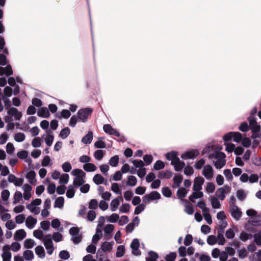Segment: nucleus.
Returning a JSON list of instances; mask_svg holds the SVG:
<instances>
[{
	"label": "nucleus",
	"mask_w": 261,
	"mask_h": 261,
	"mask_svg": "<svg viewBox=\"0 0 261 261\" xmlns=\"http://www.w3.org/2000/svg\"><path fill=\"white\" fill-rule=\"evenodd\" d=\"M93 109L90 108H86L80 109L77 113V117L79 121L85 123L88 121V117L91 116Z\"/></svg>",
	"instance_id": "f257e3e1"
},
{
	"label": "nucleus",
	"mask_w": 261,
	"mask_h": 261,
	"mask_svg": "<svg viewBox=\"0 0 261 261\" xmlns=\"http://www.w3.org/2000/svg\"><path fill=\"white\" fill-rule=\"evenodd\" d=\"M229 212L231 216L236 221H239L242 216V212L237 205H230Z\"/></svg>",
	"instance_id": "f03ea898"
},
{
	"label": "nucleus",
	"mask_w": 261,
	"mask_h": 261,
	"mask_svg": "<svg viewBox=\"0 0 261 261\" xmlns=\"http://www.w3.org/2000/svg\"><path fill=\"white\" fill-rule=\"evenodd\" d=\"M256 119L255 116H249L248 117L249 126L253 134L258 133L260 130V126L257 124Z\"/></svg>",
	"instance_id": "7ed1b4c3"
},
{
	"label": "nucleus",
	"mask_w": 261,
	"mask_h": 261,
	"mask_svg": "<svg viewBox=\"0 0 261 261\" xmlns=\"http://www.w3.org/2000/svg\"><path fill=\"white\" fill-rule=\"evenodd\" d=\"M199 154L198 149H191L182 153L181 158L185 160L195 159Z\"/></svg>",
	"instance_id": "20e7f679"
},
{
	"label": "nucleus",
	"mask_w": 261,
	"mask_h": 261,
	"mask_svg": "<svg viewBox=\"0 0 261 261\" xmlns=\"http://www.w3.org/2000/svg\"><path fill=\"white\" fill-rule=\"evenodd\" d=\"M140 247V242L138 239H134L130 244V248L132 249V253L136 256L140 255L141 251L139 249Z\"/></svg>",
	"instance_id": "39448f33"
},
{
	"label": "nucleus",
	"mask_w": 261,
	"mask_h": 261,
	"mask_svg": "<svg viewBox=\"0 0 261 261\" xmlns=\"http://www.w3.org/2000/svg\"><path fill=\"white\" fill-rule=\"evenodd\" d=\"M103 129L106 133L110 135H113L117 137L120 136L119 132L117 129L112 127V126L109 124L103 125Z\"/></svg>",
	"instance_id": "423d86ee"
},
{
	"label": "nucleus",
	"mask_w": 261,
	"mask_h": 261,
	"mask_svg": "<svg viewBox=\"0 0 261 261\" xmlns=\"http://www.w3.org/2000/svg\"><path fill=\"white\" fill-rule=\"evenodd\" d=\"M202 174L207 180H210L213 176L214 172L212 167L210 165H205L202 170Z\"/></svg>",
	"instance_id": "0eeeda50"
},
{
	"label": "nucleus",
	"mask_w": 261,
	"mask_h": 261,
	"mask_svg": "<svg viewBox=\"0 0 261 261\" xmlns=\"http://www.w3.org/2000/svg\"><path fill=\"white\" fill-rule=\"evenodd\" d=\"M171 164L174 166L175 170L177 172L181 171L185 166V163L180 161L178 158H176L172 161Z\"/></svg>",
	"instance_id": "6e6552de"
},
{
	"label": "nucleus",
	"mask_w": 261,
	"mask_h": 261,
	"mask_svg": "<svg viewBox=\"0 0 261 261\" xmlns=\"http://www.w3.org/2000/svg\"><path fill=\"white\" fill-rule=\"evenodd\" d=\"M204 182V179L201 176H197L194 178L193 186V190L200 191L202 189V186Z\"/></svg>",
	"instance_id": "1a4fd4ad"
},
{
	"label": "nucleus",
	"mask_w": 261,
	"mask_h": 261,
	"mask_svg": "<svg viewBox=\"0 0 261 261\" xmlns=\"http://www.w3.org/2000/svg\"><path fill=\"white\" fill-rule=\"evenodd\" d=\"M10 249V246L8 245H6L3 247L4 252L2 255L3 261H10L12 255L11 253L9 251Z\"/></svg>",
	"instance_id": "9d476101"
},
{
	"label": "nucleus",
	"mask_w": 261,
	"mask_h": 261,
	"mask_svg": "<svg viewBox=\"0 0 261 261\" xmlns=\"http://www.w3.org/2000/svg\"><path fill=\"white\" fill-rule=\"evenodd\" d=\"M114 242L112 241L111 242H103L100 246V249L104 252H110L112 249V247Z\"/></svg>",
	"instance_id": "9b49d317"
},
{
	"label": "nucleus",
	"mask_w": 261,
	"mask_h": 261,
	"mask_svg": "<svg viewBox=\"0 0 261 261\" xmlns=\"http://www.w3.org/2000/svg\"><path fill=\"white\" fill-rule=\"evenodd\" d=\"M26 232L23 229H20L16 231L14 238L15 240H22L26 237Z\"/></svg>",
	"instance_id": "f8f14e48"
},
{
	"label": "nucleus",
	"mask_w": 261,
	"mask_h": 261,
	"mask_svg": "<svg viewBox=\"0 0 261 261\" xmlns=\"http://www.w3.org/2000/svg\"><path fill=\"white\" fill-rule=\"evenodd\" d=\"M37 219L32 216H29L25 221V225L29 229H32L34 227L37 223Z\"/></svg>",
	"instance_id": "ddd939ff"
},
{
	"label": "nucleus",
	"mask_w": 261,
	"mask_h": 261,
	"mask_svg": "<svg viewBox=\"0 0 261 261\" xmlns=\"http://www.w3.org/2000/svg\"><path fill=\"white\" fill-rule=\"evenodd\" d=\"M37 115L38 116L42 118H48L50 115V113L46 107H43L39 109L37 112Z\"/></svg>",
	"instance_id": "4468645a"
},
{
	"label": "nucleus",
	"mask_w": 261,
	"mask_h": 261,
	"mask_svg": "<svg viewBox=\"0 0 261 261\" xmlns=\"http://www.w3.org/2000/svg\"><path fill=\"white\" fill-rule=\"evenodd\" d=\"M93 139V133L91 131L88 132L82 139V142L85 144H89L91 143Z\"/></svg>",
	"instance_id": "2eb2a0df"
},
{
	"label": "nucleus",
	"mask_w": 261,
	"mask_h": 261,
	"mask_svg": "<svg viewBox=\"0 0 261 261\" xmlns=\"http://www.w3.org/2000/svg\"><path fill=\"white\" fill-rule=\"evenodd\" d=\"M173 175L172 172L170 170H166V171H160L158 174V177L159 178H166L169 179L172 177Z\"/></svg>",
	"instance_id": "dca6fc26"
},
{
	"label": "nucleus",
	"mask_w": 261,
	"mask_h": 261,
	"mask_svg": "<svg viewBox=\"0 0 261 261\" xmlns=\"http://www.w3.org/2000/svg\"><path fill=\"white\" fill-rule=\"evenodd\" d=\"M35 252L38 256L40 258H43L45 255V250L43 246H37L35 249Z\"/></svg>",
	"instance_id": "f3484780"
},
{
	"label": "nucleus",
	"mask_w": 261,
	"mask_h": 261,
	"mask_svg": "<svg viewBox=\"0 0 261 261\" xmlns=\"http://www.w3.org/2000/svg\"><path fill=\"white\" fill-rule=\"evenodd\" d=\"M183 180V177L182 175L180 174H175L173 178V180L174 182V184L175 186H173L174 188H178L180 187L181 183L182 182Z\"/></svg>",
	"instance_id": "a211bd4d"
},
{
	"label": "nucleus",
	"mask_w": 261,
	"mask_h": 261,
	"mask_svg": "<svg viewBox=\"0 0 261 261\" xmlns=\"http://www.w3.org/2000/svg\"><path fill=\"white\" fill-rule=\"evenodd\" d=\"M85 177L82 176H75L73 179V184L77 187L81 186L85 182L84 179Z\"/></svg>",
	"instance_id": "6ab92c4d"
},
{
	"label": "nucleus",
	"mask_w": 261,
	"mask_h": 261,
	"mask_svg": "<svg viewBox=\"0 0 261 261\" xmlns=\"http://www.w3.org/2000/svg\"><path fill=\"white\" fill-rule=\"evenodd\" d=\"M96 166L93 163H89L83 166V169L86 172H94L96 170Z\"/></svg>",
	"instance_id": "aec40b11"
},
{
	"label": "nucleus",
	"mask_w": 261,
	"mask_h": 261,
	"mask_svg": "<svg viewBox=\"0 0 261 261\" xmlns=\"http://www.w3.org/2000/svg\"><path fill=\"white\" fill-rule=\"evenodd\" d=\"M105 179L104 177L100 174H95L93 178L94 182L97 185L104 183Z\"/></svg>",
	"instance_id": "412c9836"
},
{
	"label": "nucleus",
	"mask_w": 261,
	"mask_h": 261,
	"mask_svg": "<svg viewBox=\"0 0 261 261\" xmlns=\"http://www.w3.org/2000/svg\"><path fill=\"white\" fill-rule=\"evenodd\" d=\"M64 203V199L63 197H59L55 200L54 207L61 208L63 207Z\"/></svg>",
	"instance_id": "4be33fe9"
},
{
	"label": "nucleus",
	"mask_w": 261,
	"mask_h": 261,
	"mask_svg": "<svg viewBox=\"0 0 261 261\" xmlns=\"http://www.w3.org/2000/svg\"><path fill=\"white\" fill-rule=\"evenodd\" d=\"M203 216L207 224H211L212 223V219L209 213V209H205V210L203 211Z\"/></svg>",
	"instance_id": "5701e85b"
},
{
	"label": "nucleus",
	"mask_w": 261,
	"mask_h": 261,
	"mask_svg": "<svg viewBox=\"0 0 261 261\" xmlns=\"http://www.w3.org/2000/svg\"><path fill=\"white\" fill-rule=\"evenodd\" d=\"M178 155V152L176 151H171L170 152H167L165 154V157L166 159L168 161H173L175 158H178L177 156Z\"/></svg>",
	"instance_id": "b1692460"
},
{
	"label": "nucleus",
	"mask_w": 261,
	"mask_h": 261,
	"mask_svg": "<svg viewBox=\"0 0 261 261\" xmlns=\"http://www.w3.org/2000/svg\"><path fill=\"white\" fill-rule=\"evenodd\" d=\"M119 198H121L119 197L118 198L114 199L112 200L110 204L111 210L112 212H115L118 208L119 205Z\"/></svg>",
	"instance_id": "393cba45"
},
{
	"label": "nucleus",
	"mask_w": 261,
	"mask_h": 261,
	"mask_svg": "<svg viewBox=\"0 0 261 261\" xmlns=\"http://www.w3.org/2000/svg\"><path fill=\"white\" fill-rule=\"evenodd\" d=\"M75 195L74 188L73 185H70L68 186L66 192V196L68 198H72Z\"/></svg>",
	"instance_id": "a878e982"
},
{
	"label": "nucleus",
	"mask_w": 261,
	"mask_h": 261,
	"mask_svg": "<svg viewBox=\"0 0 261 261\" xmlns=\"http://www.w3.org/2000/svg\"><path fill=\"white\" fill-rule=\"evenodd\" d=\"M119 160V156L118 155H115L110 158L109 164L112 167H116L118 164Z\"/></svg>",
	"instance_id": "bb28decb"
},
{
	"label": "nucleus",
	"mask_w": 261,
	"mask_h": 261,
	"mask_svg": "<svg viewBox=\"0 0 261 261\" xmlns=\"http://www.w3.org/2000/svg\"><path fill=\"white\" fill-rule=\"evenodd\" d=\"M70 133V129L68 127H66L63 128L60 133V137L63 139H65L69 135Z\"/></svg>",
	"instance_id": "cd10ccee"
},
{
	"label": "nucleus",
	"mask_w": 261,
	"mask_h": 261,
	"mask_svg": "<svg viewBox=\"0 0 261 261\" xmlns=\"http://www.w3.org/2000/svg\"><path fill=\"white\" fill-rule=\"evenodd\" d=\"M102 236V231L97 228L96 229V233L93 236L92 240L93 242L95 243L97 242L98 240H99Z\"/></svg>",
	"instance_id": "c85d7f7f"
},
{
	"label": "nucleus",
	"mask_w": 261,
	"mask_h": 261,
	"mask_svg": "<svg viewBox=\"0 0 261 261\" xmlns=\"http://www.w3.org/2000/svg\"><path fill=\"white\" fill-rule=\"evenodd\" d=\"M23 257L27 260H31L34 258V255L32 250H27L23 252Z\"/></svg>",
	"instance_id": "c756f323"
},
{
	"label": "nucleus",
	"mask_w": 261,
	"mask_h": 261,
	"mask_svg": "<svg viewBox=\"0 0 261 261\" xmlns=\"http://www.w3.org/2000/svg\"><path fill=\"white\" fill-rule=\"evenodd\" d=\"M106 257L105 252L103 251L100 248L97 251L96 258L98 261H103L104 258Z\"/></svg>",
	"instance_id": "7c9ffc66"
},
{
	"label": "nucleus",
	"mask_w": 261,
	"mask_h": 261,
	"mask_svg": "<svg viewBox=\"0 0 261 261\" xmlns=\"http://www.w3.org/2000/svg\"><path fill=\"white\" fill-rule=\"evenodd\" d=\"M125 253V247L123 245H120L117 247L116 256L117 257H122Z\"/></svg>",
	"instance_id": "2f4dec72"
},
{
	"label": "nucleus",
	"mask_w": 261,
	"mask_h": 261,
	"mask_svg": "<svg viewBox=\"0 0 261 261\" xmlns=\"http://www.w3.org/2000/svg\"><path fill=\"white\" fill-rule=\"evenodd\" d=\"M187 194V190L183 187L180 188L177 191V196L179 198H183L186 197Z\"/></svg>",
	"instance_id": "473e14b6"
},
{
	"label": "nucleus",
	"mask_w": 261,
	"mask_h": 261,
	"mask_svg": "<svg viewBox=\"0 0 261 261\" xmlns=\"http://www.w3.org/2000/svg\"><path fill=\"white\" fill-rule=\"evenodd\" d=\"M211 204L214 208H220L221 207V203L218 200V198L213 197L211 199Z\"/></svg>",
	"instance_id": "72a5a7b5"
},
{
	"label": "nucleus",
	"mask_w": 261,
	"mask_h": 261,
	"mask_svg": "<svg viewBox=\"0 0 261 261\" xmlns=\"http://www.w3.org/2000/svg\"><path fill=\"white\" fill-rule=\"evenodd\" d=\"M137 178L133 175H130L128 176V180L127 181V185L129 186H135L137 184Z\"/></svg>",
	"instance_id": "f704fd0d"
},
{
	"label": "nucleus",
	"mask_w": 261,
	"mask_h": 261,
	"mask_svg": "<svg viewBox=\"0 0 261 261\" xmlns=\"http://www.w3.org/2000/svg\"><path fill=\"white\" fill-rule=\"evenodd\" d=\"M223 232L219 231L217 236L216 239L218 240V244L220 245H224L225 242V239L223 236Z\"/></svg>",
	"instance_id": "c9c22d12"
},
{
	"label": "nucleus",
	"mask_w": 261,
	"mask_h": 261,
	"mask_svg": "<svg viewBox=\"0 0 261 261\" xmlns=\"http://www.w3.org/2000/svg\"><path fill=\"white\" fill-rule=\"evenodd\" d=\"M25 138V135L22 133H16L14 136V140L17 142H21L24 140Z\"/></svg>",
	"instance_id": "e433bc0d"
},
{
	"label": "nucleus",
	"mask_w": 261,
	"mask_h": 261,
	"mask_svg": "<svg viewBox=\"0 0 261 261\" xmlns=\"http://www.w3.org/2000/svg\"><path fill=\"white\" fill-rule=\"evenodd\" d=\"M35 241L31 239H26L24 241V246L25 248L30 249L34 247Z\"/></svg>",
	"instance_id": "4c0bfd02"
},
{
	"label": "nucleus",
	"mask_w": 261,
	"mask_h": 261,
	"mask_svg": "<svg viewBox=\"0 0 261 261\" xmlns=\"http://www.w3.org/2000/svg\"><path fill=\"white\" fill-rule=\"evenodd\" d=\"M111 190L117 195L121 194V190L120 189L118 183H113L111 186Z\"/></svg>",
	"instance_id": "58836bf2"
},
{
	"label": "nucleus",
	"mask_w": 261,
	"mask_h": 261,
	"mask_svg": "<svg viewBox=\"0 0 261 261\" xmlns=\"http://www.w3.org/2000/svg\"><path fill=\"white\" fill-rule=\"evenodd\" d=\"M164 167V163L161 160H158L157 161H156L153 165V168L156 170H161L163 169Z\"/></svg>",
	"instance_id": "ea45409f"
},
{
	"label": "nucleus",
	"mask_w": 261,
	"mask_h": 261,
	"mask_svg": "<svg viewBox=\"0 0 261 261\" xmlns=\"http://www.w3.org/2000/svg\"><path fill=\"white\" fill-rule=\"evenodd\" d=\"M36 173L34 171L30 170L28 172L26 177L29 180L30 184H33V180L35 179Z\"/></svg>",
	"instance_id": "a19ab883"
},
{
	"label": "nucleus",
	"mask_w": 261,
	"mask_h": 261,
	"mask_svg": "<svg viewBox=\"0 0 261 261\" xmlns=\"http://www.w3.org/2000/svg\"><path fill=\"white\" fill-rule=\"evenodd\" d=\"M252 235L250 233L243 232L240 233V239L242 241H246L252 239Z\"/></svg>",
	"instance_id": "79ce46f5"
},
{
	"label": "nucleus",
	"mask_w": 261,
	"mask_h": 261,
	"mask_svg": "<svg viewBox=\"0 0 261 261\" xmlns=\"http://www.w3.org/2000/svg\"><path fill=\"white\" fill-rule=\"evenodd\" d=\"M52 237L50 234L45 235L43 238V244L44 246L53 244Z\"/></svg>",
	"instance_id": "37998d69"
},
{
	"label": "nucleus",
	"mask_w": 261,
	"mask_h": 261,
	"mask_svg": "<svg viewBox=\"0 0 261 261\" xmlns=\"http://www.w3.org/2000/svg\"><path fill=\"white\" fill-rule=\"evenodd\" d=\"M59 257L63 260H67L70 257V254L67 250H62L59 254Z\"/></svg>",
	"instance_id": "c03bdc74"
},
{
	"label": "nucleus",
	"mask_w": 261,
	"mask_h": 261,
	"mask_svg": "<svg viewBox=\"0 0 261 261\" xmlns=\"http://www.w3.org/2000/svg\"><path fill=\"white\" fill-rule=\"evenodd\" d=\"M223 174H224V176H225V178H226L227 180H228V181H230L232 180L233 176L231 172L230 169H225L223 171Z\"/></svg>",
	"instance_id": "a18cd8bd"
},
{
	"label": "nucleus",
	"mask_w": 261,
	"mask_h": 261,
	"mask_svg": "<svg viewBox=\"0 0 261 261\" xmlns=\"http://www.w3.org/2000/svg\"><path fill=\"white\" fill-rule=\"evenodd\" d=\"M71 174L73 176H85V173L82 169H73L71 171Z\"/></svg>",
	"instance_id": "49530a36"
},
{
	"label": "nucleus",
	"mask_w": 261,
	"mask_h": 261,
	"mask_svg": "<svg viewBox=\"0 0 261 261\" xmlns=\"http://www.w3.org/2000/svg\"><path fill=\"white\" fill-rule=\"evenodd\" d=\"M145 207L146 206L144 203H141L137 205L135 209L134 214L139 215L145 210Z\"/></svg>",
	"instance_id": "de8ad7c7"
},
{
	"label": "nucleus",
	"mask_w": 261,
	"mask_h": 261,
	"mask_svg": "<svg viewBox=\"0 0 261 261\" xmlns=\"http://www.w3.org/2000/svg\"><path fill=\"white\" fill-rule=\"evenodd\" d=\"M232 139L233 141L239 143L242 140V135L240 132H233Z\"/></svg>",
	"instance_id": "09e8293b"
},
{
	"label": "nucleus",
	"mask_w": 261,
	"mask_h": 261,
	"mask_svg": "<svg viewBox=\"0 0 261 261\" xmlns=\"http://www.w3.org/2000/svg\"><path fill=\"white\" fill-rule=\"evenodd\" d=\"M69 175L68 174H63L59 179V183L62 185H66L69 181Z\"/></svg>",
	"instance_id": "8fccbe9b"
},
{
	"label": "nucleus",
	"mask_w": 261,
	"mask_h": 261,
	"mask_svg": "<svg viewBox=\"0 0 261 261\" xmlns=\"http://www.w3.org/2000/svg\"><path fill=\"white\" fill-rule=\"evenodd\" d=\"M4 95L3 96H6L7 97H10L13 93V90L12 88L9 86H6L4 89Z\"/></svg>",
	"instance_id": "3c124183"
},
{
	"label": "nucleus",
	"mask_w": 261,
	"mask_h": 261,
	"mask_svg": "<svg viewBox=\"0 0 261 261\" xmlns=\"http://www.w3.org/2000/svg\"><path fill=\"white\" fill-rule=\"evenodd\" d=\"M237 197L240 201H243L246 197V194H245L244 191L241 189L238 190L236 192Z\"/></svg>",
	"instance_id": "603ef678"
},
{
	"label": "nucleus",
	"mask_w": 261,
	"mask_h": 261,
	"mask_svg": "<svg viewBox=\"0 0 261 261\" xmlns=\"http://www.w3.org/2000/svg\"><path fill=\"white\" fill-rule=\"evenodd\" d=\"M22 195L20 191H16L14 196L13 203L16 204L22 199Z\"/></svg>",
	"instance_id": "864d4df0"
},
{
	"label": "nucleus",
	"mask_w": 261,
	"mask_h": 261,
	"mask_svg": "<svg viewBox=\"0 0 261 261\" xmlns=\"http://www.w3.org/2000/svg\"><path fill=\"white\" fill-rule=\"evenodd\" d=\"M149 195L151 200H159L161 198L160 194L158 192L155 191L151 192L149 194Z\"/></svg>",
	"instance_id": "5fc2aeb1"
},
{
	"label": "nucleus",
	"mask_w": 261,
	"mask_h": 261,
	"mask_svg": "<svg viewBox=\"0 0 261 261\" xmlns=\"http://www.w3.org/2000/svg\"><path fill=\"white\" fill-rule=\"evenodd\" d=\"M238 253L240 258L244 259L247 256L248 253L245 248L238 249Z\"/></svg>",
	"instance_id": "6e6d98bb"
},
{
	"label": "nucleus",
	"mask_w": 261,
	"mask_h": 261,
	"mask_svg": "<svg viewBox=\"0 0 261 261\" xmlns=\"http://www.w3.org/2000/svg\"><path fill=\"white\" fill-rule=\"evenodd\" d=\"M225 191H224V189L223 188H220L218 189L217 191V193H218V197L220 200H223L225 199Z\"/></svg>",
	"instance_id": "4d7b16f0"
},
{
	"label": "nucleus",
	"mask_w": 261,
	"mask_h": 261,
	"mask_svg": "<svg viewBox=\"0 0 261 261\" xmlns=\"http://www.w3.org/2000/svg\"><path fill=\"white\" fill-rule=\"evenodd\" d=\"M177 256V254L175 252H170L169 254H167L165 256L166 261H174Z\"/></svg>",
	"instance_id": "13d9d810"
},
{
	"label": "nucleus",
	"mask_w": 261,
	"mask_h": 261,
	"mask_svg": "<svg viewBox=\"0 0 261 261\" xmlns=\"http://www.w3.org/2000/svg\"><path fill=\"white\" fill-rule=\"evenodd\" d=\"M162 194L166 197L169 198L171 196L172 192L168 187H163L162 189Z\"/></svg>",
	"instance_id": "bf43d9fd"
},
{
	"label": "nucleus",
	"mask_w": 261,
	"mask_h": 261,
	"mask_svg": "<svg viewBox=\"0 0 261 261\" xmlns=\"http://www.w3.org/2000/svg\"><path fill=\"white\" fill-rule=\"evenodd\" d=\"M184 174L187 176H191L194 173V169L190 166H185L184 167Z\"/></svg>",
	"instance_id": "052dcab7"
},
{
	"label": "nucleus",
	"mask_w": 261,
	"mask_h": 261,
	"mask_svg": "<svg viewBox=\"0 0 261 261\" xmlns=\"http://www.w3.org/2000/svg\"><path fill=\"white\" fill-rule=\"evenodd\" d=\"M119 216L116 213L112 214L108 219V221L110 223H116L119 219Z\"/></svg>",
	"instance_id": "680f3d73"
},
{
	"label": "nucleus",
	"mask_w": 261,
	"mask_h": 261,
	"mask_svg": "<svg viewBox=\"0 0 261 261\" xmlns=\"http://www.w3.org/2000/svg\"><path fill=\"white\" fill-rule=\"evenodd\" d=\"M63 236L62 234L59 232H55L53 234V239L56 242H59L62 241Z\"/></svg>",
	"instance_id": "e2e57ef3"
},
{
	"label": "nucleus",
	"mask_w": 261,
	"mask_h": 261,
	"mask_svg": "<svg viewBox=\"0 0 261 261\" xmlns=\"http://www.w3.org/2000/svg\"><path fill=\"white\" fill-rule=\"evenodd\" d=\"M15 150L13 144L11 143H8L6 145V152L8 154H12Z\"/></svg>",
	"instance_id": "0e129e2a"
},
{
	"label": "nucleus",
	"mask_w": 261,
	"mask_h": 261,
	"mask_svg": "<svg viewBox=\"0 0 261 261\" xmlns=\"http://www.w3.org/2000/svg\"><path fill=\"white\" fill-rule=\"evenodd\" d=\"M133 164L136 168H139V169L144 168L143 167L145 165L144 163L142 160H134Z\"/></svg>",
	"instance_id": "69168bd1"
},
{
	"label": "nucleus",
	"mask_w": 261,
	"mask_h": 261,
	"mask_svg": "<svg viewBox=\"0 0 261 261\" xmlns=\"http://www.w3.org/2000/svg\"><path fill=\"white\" fill-rule=\"evenodd\" d=\"M62 168L65 172H69L72 169L70 163L68 162H65L62 164Z\"/></svg>",
	"instance_id": "338daca9"
},
{
	"label": "nucleus",
	"mask_w": 261,
	"mask_h": 261,
	"mask_svg": "<svg viewBox=\"0 0 261 261\" xmlns=\"http://www.w3.org/2000/svg\"><path fill=\"white\" fill-rule=\"evenodd\" d=\"M94 155L95 158L97 160L100 161L102 159V158L103 156V151L102 150H101V149L97 150L94 152Z\"/></svg>",
	"instance_id": "774afa93"
}]
</instances>
